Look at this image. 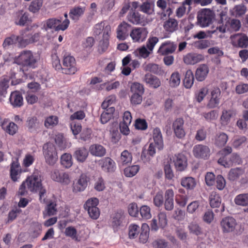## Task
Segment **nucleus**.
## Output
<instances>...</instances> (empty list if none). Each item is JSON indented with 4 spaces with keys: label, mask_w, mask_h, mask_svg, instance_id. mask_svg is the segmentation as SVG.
<instances>
[{
    "label": "nucleus",
    "mask_w": 248,
    "mask_h": 248,
    "mask_svg": "<svg viewBox=\"0 0 248 248\" xmlns=\"http://www.w3.org/2000/svg\"><path fill=\"white\" fill-rule=\"evenodd\" d=\"M39 38V33L30 34L27 30H24L21 31L18 35L12 34L5 38L2 46L6 48L11 45L16 44L18 47L23 48L30 44L38 41Z\"/></svg>",
    "instance_id": "nucleus-1"
},
{
    "label": "nucleus",
    "mask_w": 248,
    "mask_h": 248,
    "mask_svg": "<svg viewBox=\"0 0 248 248\" xmlns=\"http://www.w3.org/2000/svg\"><path fill=\"white\" fill-rule=\"evenodd\" d=\"M27 189L32 192H38L40 201L41 202H45V199L43 197L46 193V190L42 186V180L40 175L33 174L28 177L20 186L18 191L19 194L21 196L25 195L27 193Z\"/></svg>",
    "instance_id": "nucleus-2"
},
{
    "label": "nucleus",
    "mask_w": 248,
    "mask_h": 248,
    "mask_svg": "<svg viewBox=\"0 0 248 248\" xmlns=\"http://www.w3.org/2000/svg\"><path fill=\"white\" fill-rule=\"evenodd\" d=\"M38 60L31 50H26L22 51L16 59V62L23 67L34 69L37 67Z\"/></svg>",
    "instance_id": "nucleus-3"
},
{
    "label": "nucleus",
    "mask_w": 248,
    "mask_h": 248,
    "mask_svg": "<svg viewBox=\"0 0 248 248\" xmlns=\"http://www.w3.org/2000/svg\"><path fill=\"white\" fill-rule=\"evenodd\" d=\"M158 41L159 39L157 37H150L148 39L146 45L137 48L133 52V54L140 58L146 59L148 58L150 55L153 53L154 48Z\"/></svg>",
    "instance_id": "nucleus-4"
},
{
    "label": "nucleus",
    "mask_w": 248,
    "mask_h": 248,
    "mask_svg": "<svg viewBox=\"0 0 248 248\" xmlns=\"http://www.w3.org/2000/svg\"><path fill=\"white\" fill-rule=\"evenodd\" d=\"M43 154L46 163L54 165L58 160V155L54 145L50 142L46 143L43 146Z\"/></svg>",
    "instance_id": "nucleus-5"
},
{
    "label": "nucleus",
    "mask_w": 248,
    "mask_h": 248,
    "mask_svg": "<svg viewBox=\"0 0 248 248\" xmlns=\"http://www.w3.org/2000/svg\"><path fill=\"white\" fill-rule=\"evenodd\" d=\"M70 24L69 19H64L62 22V18L60 19L51 18L46 21L44 26L46 27V29H53L55 31H65L66 30Z\"/></svg>",
    "instance_id": "nucleus-6"
},
{
    "label": "nucleus",
    "mask_w": 248,
    "mask_h": 248,
    "mask_svg": "<svg viewBox=\"0 0 248 248\" xmlns=\"http://www.w3.org/2000/svg\"><path fill=\"white\" fill-rule=\"evenodd\" d=\"M213 18V12L209 9H205L198 13L197 23L202 27H207L212 23Z\"/></svg>",
    "instance_id": "nucleus-7"
},
{
    "label": "nucleus",
    "mask_w": 248,
    "mask_h": 248,
    "mask_svg": "<svg viewBox=\"0 0 248 248\" xmlns=\"http://www.w3.org/2000/svg\"><path fill=\"white\" fill-rule=\"evenodd\" d=\"M62 73L65 74H74L77 70L76 60L74 57L64 55L62 61Z\"/></svg>",
    "instance_id": "nucleus-8"
},
{
    "label": "nucleus",
    "mask_w": 248,
    "mask_h": 248,
    "mask_svg": "<svg viewBox=\"0 0 248 248\" xmlns=\"http://www.w3.org/2000/svg\"><path fill=\"white\" fill-rule=\"evenodd\" d=\"M230 39L235 47L246 48L248 46V37L244 33H237L231 35Z\"/></svg>",
    "instance_id": "nucleus-9"
},
{
    "label": "nucleus",
    "mask_w": 248,
    "mask_h": 248,
    "mask_svg": "<svg viewBox=\"0 0 248 248\" xmlns=\"http://www.w3.org/2000/svg\"><path fill=\"white\" fill-rule=\"evenodd\" d=\"M148 31L145 28L135 27L130 32V36L133 42H143L147 38Z\"/></svg>",
    "instance_id": "nucleus-10"
},
{
    "label": "nucleus",
    "mask_w": 248,
    "mask_h": 248,
    "mask_svg": "<svg viewBox=\"0 0 248 248\" xmlns=\"http://www.w3.org/2000/svg\"><path fill=\"white\" fill-rule=\"evenodd\" d=\"M86 10L85 5H76L69 10V16L74 22H77L84 15Z\"/></svg>",
    "instance_id": "nucleus-11"
},
{
    "label": "nucleus",
    "mask_w": 248,
    "mask_h": 248,
    "mask_svg": "<svg viewBox=\"0 0 248 248\" xmlns=\"http://www.w3.org/2000/svg\"><path fill=\"white\" fill-rule=\"evenodd\" d=\"M90 178L86 175L82 174L72 186V191L75 193L81 192L85 190L88 186Z\"/></svg>",
    "instance_id": "nucleus-12"
},
{
    "label": "nucleus",
    "mask_w": 248,
    "mask_h": 248,
    "mask_svg": "<svg viewBox=\"0 0 248 248\" xmlns=\"http://www.w3.org/2000/svg\"><path fill=\"white\" fill-rule=\"evenodd\" d=\"M157 218L158 220V225H157L158 223L156 219L154 218L152 220L151 224V230L152 231L156 232L158 230L159 227L164 228L167 225L168 220L165 212H160L157 215Z\"/></svg>",
    "instance_id": "nucleus-13"
},
{
    "label": "nucleus",
    "mask_w": 248,
    "mask_h": 248,
    "mask_svg": "<svg viewBox=\"0 0 248 248\" xmlns=\"http://www.w3.org/2000/svg\"><path fill=\"white\" fill-rule=\"evenodd\" d=\"M51 178L53 180L64 185H68L71 181L68 173L60 171L58 170H54L51 172Z\"/></svg>",
    "instance_id": "nucleus-14"
},
{
    "label": "nucleus",
    "mask_w": 248,
    "mask_h": 248,
    "mask_svg": "<svg viewBox=\"0 0 248 248\" xmlns=\"http://www.w3.org/2000/svg\"><path fill=\"white\" fill-rule=\"evenodd\" d=\"M131 26L125 21L120 23L116 29V37L120 41L125 40L129 35Z\"/></svg>",
    "instance_id": "nucleus-15"
},
{
    "label": "nucleus",
    "mask_w": 248,
    "mask_h": 248,
    "mask_svg": "<svg viewBox=\"0 0 248 248\" xmlns=\"http://www.w3.org/2000/svg\"><path fill=\"white\" fill-rule=\"evenodd\" d=\"M235 219L230 217L223 218L220 222V225L223 233H229L234 231L236 226Z\"/></svg>",
    "instance_id": "nucleus-16"
},
{
    "label": "nucleus",
    "mask_w": 248,
    "mask_h": 248,
    "mask_svg": "<svg viewBox=\"0 0 248 248\" xmlns=\"http://www.w3.org/2000/svg\"><path fill=\"white\" fill-rule=\"evenodd\" d=\"M184 120L182 118L176 119L172 123V129L176 137L179 139H182L186 135V132L184 128Z\"/></svg>",
    "instance_id": "nucleus-17"
},
{
    "label": "nucleus",
    "mask_w": 248,
    "mask_h": 248,
    "mask_svg": "<svg viewBox=\"0 0 248 248\" xmlns=\"http://www.w3.org/2000/svg\"><path fill=\"white\" fill-rule=\"evenodd\" d=\"M193 153L194 155L197 158L207 159L210 156V150L206 145L199 144L194 147Z\"/></svg>",
    "instance_id": "nucleus-18"
},
{
    "label": "nucleus",
    "mask_w": 248,
    "mask_h": 248,
    "mask_svg": "<svg viewBox=\"0 0 248 248\" xmlns=\"http://www.w3.org/2000/svg\"><path fill=\"white\" fill-rule=\"evenodd\" d=\"M127 19L129 22L136 25H145L148 22L144 16L136 11L129 12L127 16Z\"/></svg>",
    "instance_id": "nucleus-19"
},
{
    "label": "nucleus",
    "mask_w": 248,
    "mask_h": 248,
    "mask_svg": "<svg viewBox=\"0 0 248 248\" xmlns=\"http://www.w3.org/2000/svg\"><path fill=\"white\" fill-rule=\"evenodd\" d=\"M110 31L111 27L109 25H107L105 30V34H103V39L100 41L98 47V51L100 54L105 52L108 48Z\"/></svg>",
    "instance_id": "nucleus-20"
},
{
    "label": "nucleus",
    "mask_w": 248,
    "mask_h": 248,
    "mask_svg": "<svg viewBox=\"0 0 248 248\" xmlns=\"http://www.w3.org/2000/svg\"><path fill=\"white\" fill-rule=\"evenodd\" d=\"M176 47V44L172 42L167 41L161 44L157 50V53L161 55H167L173 53Z\"/></svg>",
    "instance_id": "nucleus-21"
},
{
    "label": "nucleus",
    "mask_w": 248,
    "mask_h": 248,
    "mask_svg": "<svg viewBox=\"0 0 248 248\" xmlns=\"http://www.w3.org/2000/svg\"><path fill=\"white\" fill-rule=\"evenodd\" d=\"M173 162L176 170L178 171H183L186 168L187 160L183 154L175 155L173 156Z\"/></svg>",
    "instance_id": "nucleus-22"
},
{
    "label": "nucleus",
    "mask_w": 248,
    "mask_h": 248,
    "mask_svg": "<svg viewBox=\"0 0 248 248\" xmlns=\"http://www.w3.org/2000/svg\"><path fill=\"white\" fill-rule=\"evenodd\" d=\"M211 97L207 104L210 108L217 107L220 103L221 99V91L218 88H214L211 92Z\"/></svg>",
    "instance_id": "nucleus-23"
},
{
    "label": "nucleus",
    "mask_w": 248,
    "mask_h": 248,
    "mask_svg": "<svg viewBox=\"0 0 248 248\" xmlns=\"http://www.w3.org/2000/svg\"><path fill=\"white\" fill-rule=\"evenodd\" d=\"M204 60V57L202 54L196 53H188L184 57L183 60L186 64L194 65Z\"/></svg>",
    "instance_id": "nucleus-24"
},
{
    "label": "nucleus",
    "mask_w": 248,
    "mask_h": 248,
    "mask_svg": "<svg viewBox=\"0 0 248 248\" xmlns=\"http://www.w3.org/2000/svg\"><path fill=\"white\" fill-rule=\"evenodd\" d=\"M143 81L150 88H158L161 85L160 79L156 76L149 74L145 75Z\"/></svg>",
    "instance_id": "nucleus-25"
},
{
    "label": "nucleus",
    "mask_w": 248,
    "mask_h": 248,
    "mask_svg": "<svg viewBox=\"0 0 248 248\" xmlns=\"http://www.w3.org/2000/svg\"><path fill=\"white\" fill-rule=\"evenodd\" d=\"M209 72L208 66L205 64H200L195 72V78L199 81H203Z\"/></svg>",
    "instance_id": "nucleus-26"
},
{
    "label": "nucleus",
    "mask_w": 248,
    "mask_h": 248,
    "mask_svg": "<svg viewBox=\"0 0 248 248\" xmlns=\"http://www.w3.org/2000/svg\"><path fill=\"white\" fill-rule=\"evenodd\" d=\"M219 16H220V19L219 21V22L222 24L221 25H220L218 27H217L216 28V29H215V30L208 31V33L209 34L212 35V34H215L216 35H217L218 31L221 33H225V32H226L227 29L228 30V26H227L226 22H225V25H224V24H223L224 17H225V20H226V19L228 18L226 15H225V14L224 12H221L219 14Z\"/></svg>",
    "instance_id": "nucleus-27"
},
{
    "label": "nucleus",
    "mask_w": 248,
    "mask_h": 248,
    "mask_svg": "<svg viewBox=\"0 0 248 248\" xmlns=\"http://www.w3.org/2000/svg\"><path fill=\"white\" fill-rule=\"evenodd\" d=\"M89 151L92 155L97 157L104 156L106 154V149L99 144L91 145L89 147Z\"/></svg>",
    "instance_id": "nucleus-28"
},
{
    "label": "nucleus",
    "mask_w": 248,
    "mask_h": 248,
    "mask_svg": "<svg viewBox=\"0 0 248 248\" xmlns=\"http://www.w3.org/2000/svg\"><path fill=\"white\" fill-rule=\"evenodd\" d=\"M89 152L84 147L78 148L74 153V156L78 162L83 163L87 159Z\"/></svg>",
    "instance_id": "nucleus-29"
},
{
    "label": "nucleus",
    "mask_w": 248,
    "mask_h": 248,
    "mask_svg": "<svg viewBox=\"0 0 248 248\" xmlns=\"http://www.w3.org/2000/svg\"><path fill=\"white\" fill-rule=\"evenodd\" d=\"M234 202L236 205L244 207L245 212H248V193L237 195L234 198Z\"/></svg>",
    "instance_id": "nucleus-30"
},
{
    "label": "nucleus",
    "mask_w": 248,
    "mask_h": 248,
    "mask_svg": "<svg viewBox=\"0 0 248 248\" xmlns=\"http://www.w3.org/2000/svg\"><path fill=\"white\" fill-rule=\"evenodd\" d=\"M9 100L11 104L14 107H20L22 106L23 103L22 95L17 91L11 93Z\"/></svg>",
    "instance_id": "nucleus-31"
},
{
    "label": "nucleus",
    "mask_w": 248,
    "mask_h": 248,
    "mask_svg": "<svg viewBox=\"0 0 248 248\" xmlns=\"http://www.w3.org/2000/svg\"><path fill=\"white\" fill-rule=\"evenodd\" d=\"M235 115V112L232 109L223 110L220 121L221 125L226 126L230 122L231 118Z\"/></svg>",
    "instance_id": "nucleus-32"
},
{
    "label": "nucleus",
    "mask_w": 248,
    "mask_h": 248,
    "mask_svg": "<svg viewBox=\"0 0 248 248\" xmlns=\"http://www.w3.org/2000/svg\"><path fill=\"white\" fill-rule=\"evenodd\" d=\"M153 139L154 142L156 145L158 150H161L163 148V141L162 135L160 128L156 127L153 130Z\"/></svg>",
    "instance_id": "nucleus-33"
},
{
    "label": "nucleus",
    "mask_w": 248,
    "mask_h": 248,
    "mask_svg": "<svg viewBox=\"0 0 248 248\" xmlns=\"http://www.w3.org/2000/svg\"><path fill=\"white\" fill-rule=\"evenodd\" d=\"M228 136L224 132H220L216 134L215 137L214 144L218 147H222L225 145L228 140Z\"/></svg>",
    "instance_id": "nucleus-34"
},
{
    "label": "nucleus",
    "mask_w": 248,
    "mask_h": 248,
    "mask_svg": "<svg viewBox=\"0 0 248 248\" xmlns=\"http://www.w3.org/2000/svg\"><path fill=\"white\" fill-rule=\"evenodd\" d=\"M101 162V168L104 171L113 172L115 170V162L110 158L106 157Z\"/></svg>",
    "instance_id": "nucleus-35"
},
{
    "label": "nucleus",
    "mask_w": 248,
    "mask_h": 248,
    "mask_svg": "<svg viewBox=\"0 0 248 248\" xmlns=\"http://www.w3.org/2000/svg\"><path fill=\"white\" fill-rule=\"evenodd\" d=\"M142 68L144 71L156 75H160L162 73L161 68L158 64L153 63H144L142 65Z\"/></svg>",
    "instance_id": "nucleus-36"
},
{
    "label": "nucleus",
    "mask_w": 248,
    "mask_h": 248,
    "mask_svg": "<svg viewBox=\"0 0 248 248\" xmlns=\"http://www.w3.org/2000/svg\"><path fill=\"white\" fill-rule=\"evenodd\" d=\"M7 121L4 120L1 124V127L5 131L11 135H13L16 133L17 130V126L13 122H10L8 124H6Z\"/></svg>",
    "instance_id": "nucleus-37"
},
{
    "label": "nucleus",
    "mask_w": 248,
    "mask_h": 248,
    "mask_svg": "<svg viewBox=\"0 0 248 248\" xmlns=\"http://www.w3.org/2000/svg\"><path fill=\"white\" fill-rule=\"evenodd\" d=\"M115 108L113 107H111L105 109L101 114L100 117L101 123L103 124L108 123L112 117Z\"/></svg>",
    "instance_id": "nucleus-38"
},
{
    "label": "nucleus",
    "mask_w": 248,
    "mask_h": 248,
    "mask_svg": "<svg viewBox=\"0 0 248 248\" xmlns=\"http://www.w3.org/2000/svg\"><path fill=\"white\" fill-rule=\"evenodd\" d=\"M20 172V166L19 163L17 161L12 162L11 164L10 175L14 181H17Z\"/></svg>",
    "instance_id": "nucleus-39"
},
{
    "label": "nucleus",
    "mask_w": 248,
    "mask_h": 248,
    "mask_svg": "<svg viewBox=\"0 0 248 248\" xmlns=\"http://www.w3.org/2000/svg\"><path fill=\"white\" fill-rule=\"evenodd\" d=\"M140 10L147 15H152L154 13V4L149 1L143 2L140 6Z\"/></svg>",
    "instance_id": "nucleus-40"
},
{
    "label": "nucleus",
    "mask_w": 248,
    "mask_h": 248,
    "mask_svg": "<svg viewBox=\"0 0 248 248\" xmlns=\"http://www.w3.org/2000/svg\"><path fill=\"white\" fill-rule=\"evenodd\" d=\"M181 185L187 189H193L196 186V182L191 177H185L181 180Z\"/></svg>",
    "instance_id": "nucleus-41"
},
{
    "label": "nucleus",
    "mask_w": 248,
    "mask_h": 248,
    "mask_svg": "<svg viewBox=\"0 0 248 248\" xmlns=\"http://www.w3.org/2000/svg\"><path fill=\"white\" fill-rule=\"evenodd\" d=\"M194 81V77L192 71L191 70H187L183 80L184 86L187 89H190L193 85Z\"/></svg>",
    "instance_id": "nucleus-42"
},
{
    "label": "nucleus",
    "mask_w": 248,
    "mask_h": 248,
    "mask_svg": "<svg viewBox=\"0 0 248 248\" xmlns=\"http://www.w3.org/2000/svg\"><path fill=\"white\" fill-rule=\"evenodd\" d=\"M165 29L169 32H173L177 29L178 22L174 18H169L164 23Z\"/></svg>",
    "instance_id": "nucleus-43"
},
{
    "label": "nucleus",
    "mask_w": 248,
    "mask_h": 248,
    "mask_svg": "<svg viewBox=\"0 0 248 248\" xmlns=\"http://www.w3.org/2000/svg\"><path fill=\"white\" fill-rule=\"evenodd\" d=\"M226 23L228 26V30L235 31H238L241 25L240 21L236 19L228 18Z\"/></svg>",
    "instance_id": "nucleus-44"
},
{
    "label": "nucleus",
    "mask_w": 248,
    "mask_h": 248,
    "mask_svg": "<svg viewBox=\"0 0 248 248\" xmlns=\"http://www.w3.org/2000/svg\"><path fill=\"white\" fill-rule=\"evenodd\" d=\"M209 199L210 204L212 207H218L221 204V198L216 192H211Z\"/></svg>",
    "instance_id": "nucleus-45"
},
{
    "label": "nucleus",
    "mask_w": 248,
    "mask_h": 248,
    "mask_svg": "<svg viewBox=\"0 0 248 248\" xmlns=\"http://www.w3.org/2000/svg\"><path fill=\"white\" fill-rule=\"evenodd\" d=\"M144 92V87L140 83L138 82H134L131 84L130 87L131 94H143Z\"/></svg>",
    "instance_id": "nucleus-46"
},
{
    "label": "nucleus",
    "mask_w": 248,
    "mask_h": 248,
    "mask_svg": "<svg viewBox=\"0 0 248 248\" xmlns=\"http://www.w3.org/2000/svg\"><path fill=\"white\" fill-rule=\"evenodd\" d=\"M132 160V155L127 150L123 151L121 155L120 162L123 165L131 163Z\"/></svg>",
    "instance_id": "nucleus-47"
},
{
    "label": "nucleus",
    "mask_w": 248,
    "mask_h": 248,
    "mask_svg": "<svg viewBox=\"0 0 248 248\" xmlns=\"http://www.w3.org/2000/svg\"><path fill=\"white\" fill-rule=\"evenodd\" d=\"M62 165L66 168H69L73 164L72 155L67 153L63 154L61 157Z\"/></svg>",
    "instance_id": "nucleus-48"
},
{
    "label": "nucleus",
    "mask_w": 248,
    "mask_h": 248,
    "mask_svg": "<svg viewBox=\"0 0 248 248\" xmlns=\"http://www.w3.org/2000/svg\"><path fill=\"white\" fill-rule=\"evenodd\" d=\"M142 232L140 235V241L142 243H145L149 237V228L148 224H143L141 227Z\"/></svg>",
    "instance_id": "nucleus-49"
},
{
    "label": "nucleus",
    "mask_w": 248,
    "mask_h": 248,
    "mask_svg": "<svg viewBox=\"0 0 248 248\" xmlns=\"http://www.w3.org/2000/svg\"><path fill=\"white\" fill-rule=\"evenodd\" d=\"M247 143V138L245 136H238L235 137L232 142V146L235 149H238L245 145Z\"/></svg>",
    "instance_id": "nucleus-50"
},
{
    "label": "nucleus",
    "mask_w": 248,
    "mask_h": 248,
    "mask_svg": "<svg viewBox=\"0 0 248 248\" xmlns=\"http://www.w3.org/2000/svg\"><path fill=\"white\" fill-rule=\"evenodd\" d=\"M139 170L140 166L139 165H132L124 169V174L126 177H132L138 173Z\"/></svg>",
    "instance_id": "nucleus-51"
},
{
    "label": "nucleus",
    "mask_w": 248,
    "mask_h": 248,
    "mask_svg": "<svg viewBox=\"0 0 248 248\" xmlns=\"http://www.w3.org/2000/svg\"><path fill=\"white\" fill-rule=\"evenodd\" d=\"M115 5V0H105L104 4L101 8L102 14H107L111 11Z\"/></svg>",
    "instance_id": "nucleus-52"
},
{
    "label": "nucleus",
    "mask_w": 248,
    "mask_h": 248,
    "mask_svg": "<svg viewBox=\"0 0 248 248\" xmlns=\"http://www.w3.org/2000/svg\"><path fill=\"white\" fill-rule=\"evenodd\" d=\"M243 173L242 169L240 168L232 169L228 174V178L230 180L234 181L238 179Z\"/></svg>",
    "instance_id": "nucleus-53"
},
{
    "label": "nucleus",
    "mask_w": 248,
    "mask_h": 248,
    "mask_svg": "<svg viewBox=\"0 0 248 248\" xmlns=\"http://www.w3.org/2000/svg\"><path fill=\"white\" fill-rule=\"evenodd\" d=\"M99 204V200L96 198H91L86 201L84 204V208L86 210L91 209L94 207H97Z\"/></svg>",
    "instance_id": "nucleus-54"
},
{
    "label": "nucleus",
    "mask_w": 248,
    "mask_h": 248,
    "mask_svg": "<svg viewBox=\"0 0 248 248\" xmlns=\"http://www.w3.org/2000/svg\"><path fill=\"white\" fill-rule=\"evenodd\" d=\"M64 233L66 236L70 237L76 241H80L77 236V230L73 227H67L65 230Z\"/></svg>",
    "instance_id": "nucleus-55"
},
{
    "label": "nucleus",
    "mask_w": 248,
    "mask_h": 248,
    "mask_svg": "<svg viewBox=\"0 0 248 248\" xmlns=\"http://www.w3.org/2000/svg\"><path fill=\"white\" fill-rule=\"evenodd\" d=\"M9 79L4 78L0 81V95L5 97L7 93V90L9 86Z\"/></svg>",
    "instance_id": "nucleus-56"
},
{
    "label": "nucleus",
    "mask_w": 248,
    "mask_h": 248,
    "mask_svg": "<svg viewBox=\"0 0 248 248\" xmlns=\"http://www.w3.org/2000/svg\"><path fill=\"white\" fill-rule=\"evenodd\" d=\"M58 118L56 116H50L45 121V126L48 128L56 125L58 123Z\"/></svg>",
    "instance_id": "nucleus-57"
},
{
    "label": "nucleus",
    "mask_w": 248,
    "mask_h": 248,
    "mask_svg": "<svg viewBox=\"0 0 248 248\" xmlns=\"http://www.w3.org/2000/svg\"><path fill=\"white\" fill-rule=\"evenodd\" d=\"M43 4L42 0H33L29 7V10L30 12L33 13L37 12Z\"/></svg>",
    "instance_id": "nucleus-58"
},
{
    "label": "nucleus",
    "mask_w": 248,
    "mask_h": 248,
    "mask_svg": "<svg viewBox=\"0 0 248 248\" xmlns=\"http://www.w3.org/2000/svg\"><path fill=\"white\" fill-rule=\"evenodd\" d=\"M140 232V227L136 224H131L129 227V237L134 239L138 236Z\"/></svg>",
    "instance_id": "nucleus-59"
},
{
    "label": "nucleus",
    "mask_w": 248,
    "mask_h": 248,
    "mask_svg": "<svg viewBox=\"0 0 248 248\" xmlns=\"http://www.w3.org/2000/svg\"><path fill=\"white\" fill-rule=\"evenodd\" d=\"M188 229L190 233L198 235L202 233L201 229L195 222H191L188 226Z\"/></svg>",
    "instance_id": "nucleus-60"
},
{
    "label": "nucleus",
    "mask_w": 248,
    "mask_h": 248,
    "mask_svg": "<svg viewBox=\"0 0 248 248\" xmlns=\"http://www.w3.org/2000/svg\"><path fill=\"white\" fill-rule=\"evenodd\" d=\"M181 81L180 74L178 72L173 73L170 78V84L171 87H176L180 84Z\"/></svg>",
    "instance_id": "nucleus-61"
},
{
    "label": "nucleus",
    "mask_w": 248,
    "mask_h": 248,
    "mask_svg": "<svg viewBox=\"0 0 248 248\" xmlns=\"http://www.w3.org/2000/svg\"><path fill=\"white\" fill-rule=\"evenodd\" d=\"M27 126L31 132L36 130L39 127V123L36 118L33 117L28 119L27 121Z\"/></svg>",
    "instance_id": "nucleus-62"
},
{
    "label": "nucleus",
    "mask_w": 248,
    "mask_h": 248,
    "mask_svg": "<svg viewBox=\"0 0 248 248\" xmlns=\"http://www.w3.org/2000/svg\"><path fill=\"white\" fill-rule=\"evenodd\" d=\"M140 212L143 219H148L152 217L150 208L147 205L142 206L140 208Z\"/></svg>",
    "instance_id": "nucleus-63"
},
{
    "label": "nucleus",
    "mask_w": 248,
    "mask_h": 248,
    "mask_svg": "<svg viewBox=\"0 0 248 248\" xmlns=\"http://www.w3.org/2000/svg\"><path fill=\"white\" fill-rule=\"evenodd\" d=\"M105 183L104 179L99 177L95 179L94 184V188L97 191H102L105 188Z\"/></svg>",
    "instance_id": "nucleus-64"
}]
</instances>
